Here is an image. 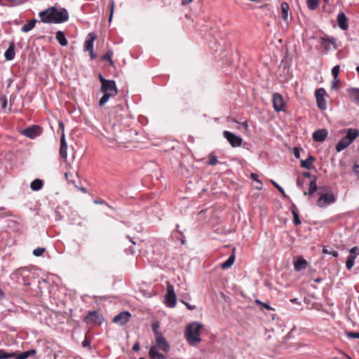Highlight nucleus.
Here are the masks:
<instances>
[{"mask_svg":"<svg viewBox=\"0 0 359 359\" xmlns=\"http://www.w3.org/2000/svg\"><path fill=\"white\" fill-rule=\"evenodd\" d=\"M156 344L152 346L149 350V355L151 359H166L165 355L159 353L161 350L165 353H168L170 350V345L163 335L156 337Z\"/></svg>","mask_w":359,"mask_h":359,"instance_id":"nucleus-3","label":"nucleus"},{"mask_svg":"<svg viewBox=\"0 0 359 359\" xmlns=\"http://www.w3.org/2000/svg\"><path fill=\"white\" fill-rule=\"evenodd\" d=\"M0 102H1L2 109L6 111V109H7V103H8L6 96L1 95L0 97Z\"/></svg>","mask_w":359,"mask_h":359,"instance_id":"nucleus-35","label":"nucleus"},{"mask_svg":"<svg viewBox=\"0 0 359 359\" xmlns=\"http://www.w3.org/2000/svg\"><path fill=\"white\" fill-rule=\"evenodd\" d=\"M191 1H192V0H182V4L183 5H186V4L191 3Z\"/></svg>","mask_w":359,"mask_h":359,"instance_id":"nucleus-56","label":"nucleus"},{"mask_svg":"<svg viewBox=\"0 0 359 359\" xmlns=\"http://www.w3.org/2000/svg\"><path fill=\"white\" fill-rule=\"evenodd\" d=\"M101 91L104 93L99 101V105H104L110 97H114L117 94L116 83L112 80H104L103 85L101 86Z\"/></svg>","mask_w":359,"mask_h":359,"instance_id":"nucleus-4","label":"nucleus"},{"mask_svg":"<svg viewBox=\"0 0 359 359\" xmlns=\"http://www.w3.org/2000/svg\"><path fill=\"white\" fill-rule=\"evenodd\" d=\"M355 70L358 72V74H359V66L356 67Z\"/></svg>","mask_w":359,"mask_h":359,"instance_id":"nucleus-64","label":"nucleus"},{"mask_svg":"<svg viewBox=\"0 0 359 359\" xmlns=\"http://www.w3.org/2000/svg\"><path fill=\"white\" fill-rule=\"evenodd\" d=\"M36 23V20L32 19L28 23H27L23 27H22L21 31L23 32H28L31 31L34 27Z\"/></svg>","mask_w":359,"mask_h":359,"instance_id":"nucleus-26","label":"nucleus"},{"mask_svg":"<svg viewBox=\"0 0 359 359\" xmlns=\"http://www.w3.org/2000/svg\"><path fill=\"white\" fill-rule=\"evenodd\" d=\"M115 140L117 141L118 143H123L124 140L120 137L119 136L115 135Z\"/></svg>","mask_w":359,"mask_h":359,"instance_id":"nucleus-51","label":"nucleus"},{"mask_svg":"<svg viewBox=\"0 0 359 359\" xmlns=\"http://www.w3.org/2000/svg\"><path fill=\"white\" fill-rule=\"evenodd\" d=\"M13 358L14 359H27V356L25 352H22L18 355L15 353V356Z\"/></svg>","mask_w":359,"mask_h":359,"instance_id":"nucleus-44","label":"nucleus"},{"mask_svg":"<svg viewBox=\"0 0 359 359\" xmlns=\"http://www.w3.org/2000/svg\"><path fill=\"white\" fill-rule=\"evenodd\" d=\"M42 133L41 128L37 125H33L21 131V134L30 138L34 139L39 136Z\"/></svg>","mask_w":359,"mask_h":359,"instance_id":"nucleus-8","label":"nucleus"},{"mask_svg":"<svg viewBox=\"0 0 359 359\" xmlns=\"http://www.w3.org/2000/svg\"><path fill=\"white\" fill-rule=\"evenodd\" d=\"M307 266L306 261L303 258H298L294 262V267L295 271H299L302 269H306Z\"/></svg>","mask_w":359,"mask_h":359,"instance_id":"nucleus-22","label":"nucleus"},{"mask_svg":"<svg viewBox=\"0 0 359 359\" xmlns=\"http://www.w3.org/2000/svg\"><path fill=\"white\" fill-rule=\"evenodd\" d=\"M273 106L276 111H281L285 109V102L283 96L276 93L273 95Z\"/></svg>","mask_w":359,"mask_h":359,"instance_id":"nucleus-10","label":"nucleus"},{"mask_svg":"<svg viewBox=\"0 0 359 359\" xmlns=\"http://www.w3.org/2000/svg\"><path fill=\"white\" fill-rule=\"evenodd\" d=\"M320 44L326 50L330 49L331 46H332L334 48H337L336 40L334 37H332V36L321 37L320 38Z\"/></svg>","mask_w":359,"mask_h":359,"instance_id":"nucleus-15","label":"nucleus"},{"mask_svg":"<svg viewBox=\"0 0 359 359\" xmlns=\"http://www.w3.org/2000/svg\"><path fill=\"white\" fill-rule=\"evenodd\" d=\"M140 346L139 343H135L133 345V351H138V350H140Z\"/></svg>","mask_w":359,"mask_h":359,"instance_id":"nucleus-52","label":"nucleus"},{"mask_svg":"<svg viewBox=\"0 0 359 359\" xmlns=\"http://www.w3.org/2000/svg\"><path fill=\"white\" fill-rule=\"evenodd\" d=\"M97 318V313L95 311H90L88 316L86 317V321L87 323H90L95 321Z\"/></svg>","mask_w":359,"mask_h":359,"instance_id":"nucleus-31","label":"nucleus"},{"mask_svg":"<svg viewBox=\"0 0 359 359\" xmlns=\"http://www.w3.org/2000/svg\"><path fill=\"white\" fill-rule=\"evenodd\" d=\"M320 281H321V278H316V279L315 280V282H316V283H320Z\"/></svg>","mask_w":359,"mask_h":359,"instance_id":"nucleus-63","label":"nucleus"},{"mask_svg":"<svg viewBox=\"0 0 359 359\" xmlns=\"http://www.w3.org/2000/svg\"><path fill=\"white\" fill-rule=\"evenodd\" d=\"M337 25L341 29H342L344 31L348 29V18H346L344 13L340 12L339 13H338L337 17Z\"/></svg>","mask_w":359,"mask_h":359,"instance_id":"nucleus-13","label":"nucleus"},{"mask_svg":"<svg viewBox=\"0 0 359 359\" xmlns=\"http://www.w3.org/2000/svg\"><path fill=\"white\" fill-rule=\"evenodd\" d=\"M242 126L245 128V129H248V123L246 122H243L242 123Z\"/></svg>","mask_w":359,"mask_h":359,"instance_id":"nucleus-59","label":"nucleus"},{"mask_svg":"<svg viewBox=\"0 0 359 359\" xmlns=\"http://www.w3.org/2000/svg\"><path fill=\"white\" fill-rule=\"evenodd\" d=\"M271 182L282 194V195L284 197H287V196H286V194H285L283 187H281L279 184H278L275 181H273L272 180H271Z\"/></svg>","mask_w":359,"mask_h":359,"instance_id":"nucleus-37","label":"nucleus"},{"mask_svg":"<svg viewBox=\"0 0 359 359\" xmlns=\"http://www.w3.org/2000/svg\"><path fill=\"white\" fill-rule=\"evenodd\" d=\"M223 135L227 140L231 147H238L241 146L243 139L241 137L237 136L233 133L227 130H224L223 132Z\"/></svg>","mask_w":359,"mask_h":359,"instance_id":"nucleus-7","label":"nucleus"},{"mask_svg":"<svg viewBox=\"0 0 359 359\" xmlns=\"http://www.w3.org/2000/svg\"><path fill=\"white\" fill-rule=\"evenodd\" d=\"M251 178L252 180L256 181L257 183H259V187H257L258 189H262V183L260 180H258V175L256 173H252L251 174Z\"/></svg>","mask_w":359,"mask_h":359,"instance_id":"nucleus-40","label":"nucleus"},{"mask_svg":"<svg viewBox=\"0 0 359 359\" xmlns=\"http://www.w3.org/2000/svg\"><path fill=\"white\" fill-rule=\"evenodd\" d=\"M317 191L316 177H315L309 183V188L304 192L305 196H312Z\"/></svg>","mask_w":359,"mask_h":359,"instance_id":"nucleus-20","label":"nucleus"},{"mask_svg":"<svg viewBox=\"0 0 359 359\" xmlns=\"http://www.w3.org/2000/svg\"><path fill=\"white\" fill-rule=\"evenodd\" d=\"M327 131L325 129H320L313 133V138L316 142H323L327 137Z\"/></svg>","mask_w":359,"mask_h":359,"instance_id":"nucleus-17","label":"nucleus"},{"mask_svg":"<svg viewBox=\"0 0 359 359\" xmlns=\"http://www.w3.org/2000/svg\"><path fill=\"white\" fill-rule=\"evenodd\" d=\"M82 346L83 347H87L90 346V340L88 338H86L84 341L82 342Z\"/></svg>","mask_w":359,"mask_h":359,"instance_id":"nucleus-48","label":"nucleus"},{"mask_svg":"<svg viewBox=\"0 0 359 359\" xmlns=\"http://www.w3.org/2000/svg\"><path fill=\"white\" fill-rule=\"evenodd\" d=\"M262 306L263 307H264L265 309H266L267 310H269V311L273 310V309L267 304L262 303Z\"/></svg>","mask_w":359,"mask_h":359,"instance_id":"nucleus-53","label":"nucleus"},{"mask_svg":"<svg viewBox=\"0 0 359 359\" xmlns=\"http://www.w3.org/2000/svg\"><path fill=\"white\" fill-rule=\"evenodd\" d=\"M26 353V355L28 357L31 356V355H33L34 354H36V351L35 349H30L29 351H25Z\"/></svg>","mask_w":359,"mask_h":359,"instance_id":"nucleus-46","label":"nucleus"},{"mask_svg":"<svg viewBox=\"0 0 359 359\" xmlns=\"http://www.w3.org/2000/svg\"><path fill=\"white\" fill-rule=\"evenodd\" d=\"M347 336L352 339H359V332H348L346 333Z\"/></svg>","mask_w":359,"mask_h":359,"instance_id":"nucleus-43","label":"nucleus"},{"mask_svg":"<svg viewBox=\"0 0 359 359\" xmlns=\"http://www.w3.org/2000/svg\"><path fill=\"white\" fill-rule=\"evenodd\" d=\"M209 158H210V161H209L208 164L210 165H215V164H217L218 163L217 158L214 154H211L209 156Z\"/></svg>","mask_w":359,"mask_h":359,"instance_id":"nucleus-39","label":"nucleus"},{"mask_svg":"<svg viewBox=\"0 0 359 359\" xmlns=\"http://www.w3.org/2000/svg\"><path fill=\"white\" fill-rule=\"evenodd\" d=\"M15 356V353H6L4 350L0 349V359H8L13 358Z\"/></svg>","mask_w":359,"mask_h":359,"instance_id":"nucleus-33","label":"nucleus"},{"mask_svg":"<svg viewBox=\"0 0 359 359\" xmlns=\"http://www.w3.org/2000/svg\"><path fill=\"white\" fill-rule=\"evenodd\" d=\"M39 15L41 22L44 23L60 24L69 20L67 10L64 8H57L55 6H51L41 11Z\"/></svg>","mask_w":359,"mask_h":359,"instance_id":"nucleus-1","label":"nucleus"},{"mask_svg":"<svg viewBox=\"0 0 359 359\" xmlns=\"http://www.w3.org/2000/svg\"><path fill=\"white\" fill-rule=\"evenodd\" d=\"M15 55V44L14 43H11L8 48L4 53L5 58L7 60H12L14 59Z\"/></svg>","mask_w":359,"mask_h":359,"instance_id":"nucleus-21","label":"nucleus"},{"mask_svg":"<svg viewBox=\"0 0 359 359\" xmlns=\"http://www.w3.org/2000/svg\"><path fill=\"white\" fill-rule=\"evenodd\" d=\"M335 201V198L332 194H320L317 201V205L320 208H325Z\"/></svg>","mask_w":359,"mask_h":359,"instance_id":"nucleus-9","label":"nucleus"},{"mask_svg":"<svg viewBox=\"0 0 359 359\" xmlns=\"http://www.w3.org/2000/svg\"><path fill=\"white\" fill-rule=\"evenodd\" d=\"M182 302L183 304H184L186 305L187 308L189 310H190V311H192V310H194V309H196V306H194H194H193V305H190V304H187V303H185L184 301H182Z\"/></svg>","mask_w":359,"mask_h":359,"instance_id":"nucleus-47","label":"nucleus"},{"mask_svg":"<svg viewBox=\"0 0 359 359\" xmlns=\"http://www.w3.org/2000/svg\"><path fill=\"white\" fill-rule=\"evenodd\" d=\"M131 315L128 311H122L113 318V322L120 325H123L130 320Z\"/></svg>","mask_w":359,"mask_h":359,"instance_id":"nucleus-11","label":"nucleus"},{"mask_svg":"<svg viewBox=\"0 0 359 359\" xmlns=\"http://www.w3.org/2000/svg\"><path fill=\"white\" fill-rule=\"evenodd\" d=\"M152 330L154 333L155 338L158 337L159 335H163L162 333L159 331V324L158 322L154 323L152 324Z\"/></svg>","mask_w":359,"mask_h":359,"instance_id":"nucleus-34","label":"nucleus"},{"mask_svg":"<svg viewBox=\"0 0 359 359\" xmlns=\"http://www.w3.org/2000/svg\"><path fill=\"white\" fill-rule=\"evenodd\" d=\"M67 144L65 140V135L64 133H61L60 137V156L63 159H67Z\"/></svg>","mask_w":359,"mask_h":359,"instance_id":"nucleus-16","label":"nucleus"},{"mask_svg":"<svg viewBox=\"0 0 359 359\" xmlns=\"http://www.w3.org/2000/svg\"><path fill=\"white\" fill-rule=\"evenodd\" d=\"M55 38L62 46H66L68 41L65 37V32L62 31H58L56 32Z\"/></svg>","mask_w":359,"mask_h":359,"instance_id":"nucleus-24","label":"nucleus"},{"mask_svg":"<svg viewBox=\"0 0 359 359\" xmlns=\"http://www.w3.org/2000/svg\"><path fill=\"white\" fill-rule=\"evenodd\" d=\"M281 8V15L282 18L285 22H287L288 20V12H289V5L286 2H283L280 5Z\"/></svg>","mask_w":359,"mask_h":359,"instance_id":"nucleus-23","label":"nucleus"},{"mask_svg":"<svg viewBox=\"0 0 359 359\" xmlns=\"http://www.w3.org/2000/svg\"><path fill=\"white\" fill-rule=\"evenodd\" d=\"M114 6H115V3L114 1H111L110 2V15H109V22H110L112 20V18H113V14H114Z\"/></svg>","mask_w":359,"mask_h":359,"instance_id":"nucleus-42","label":"nucleus"},{"mask_svg":"<svg viewBox=\"0 0 359 359\" xmlns=\"http://www.w3.org/2000/svg\"><path fill=\"white\" fill-rule=\"evenodd\" d=\"M99 78H100V82H101L102 85H103L104 80H106V79H104L103 76L101 74H100Z\"/></svg>","mask_w":359,"mask_h":359,"instance_id":"nucleus-58","label":"nucleus"},{"mask_svg":"<svg viewBox=\"0 0 359 359\" xmlns=\"http://www.w3.org/2000/svg\"><path fill=\"white\" fill-rule=\"evenodd\" d=\"M97 36L95 33H89L88 35V38L84 43V50L92 52L93 50L94 41L96 39Z\"/></svg>","mask_w":359,"mask_h":359,"instance_id":"nucleus-14","label":"nucleus"},{"mask_svg":"<svg viewBox=\"0 0 359 359\" xmlns=\"http://www.w3.org/2000/svg\"><path fill=\"white\" fill-rule=\"evenodd\" d=\"M348 95L352 101L359 104V88H352L348 89Z\"/></svg>","mask_w":359,"mask_h":359,"instance_id":"nucleus-18","label":"nucleus"},{"mask_svg":"<svg viewBox=\"0 0 359 359\" xmlns=\"http://www.w3.org/2000/svg\"><path fill=\"white\" fill-rule=\"evenodd\" d=\"M112 55H113V51L112 50H109L107 52V53H105L102 57V61H105V60H107L109 61V64L111 66H114V61L112 60Z\"/></svg>","mask_w":359,"mask_h":359,"instance_id":"nucleus-28","label":"nucleus"},{"mask_svg":"<svg viewBox=\"0 0 359 359\" xmlns=\"http://www.w3.org/2000/svg\"><path fill=\"white\" fill-rule=\"evenodd\" d=\"M339 80L338 79V78H334V79L332 81V89H337L339 88Z\"/></svg>","mask_w":359,"mask_h":359,"instance_id":"nucleus-45","label":"nucleus"},{"mask_svg":"<svg viewBox=\"0 0 359 359\" xmlns=\"http://www.w3.org/2000/svg\"><path fill=\"white\" fill-rule=\"evenodd\" d=\"M43 182L40 179H36L31 182L30 188L32 191H36L42 189Z\"/></svg>","mask_w":359,"mask_h":359,"instance_id":"nucleus-25","label":"nucleus"},{"mask_svg":"<svg viewBox=\"0 0 359 359\" xmlns=\"http://www.w3.org/2000/svg\"><path fill=\"white\" fill-rule=\"evenodd\" d=\"M255 302H256V303H257V304H259V305H262V304L263 303V302H262L261 301H259V299H257Z\"/></svg>","mask_w":359,"mask_h":359,"instance_id":"nucleus-61","label":"nucleus"},{"mask_svg":"<svg viewBox=\"0 0 359 359\" xmlns=\"http://www.w3.org/2000/svg\"><path fill=\"white\" fill-rule=\"evenodd\" d=\"M165 303L170 308H174L176 306V294L174 287L168 281H167V292L165 295Z\"/></svg>","mask_w":359,"mask_h":359,"instance_id":"nucleus-6","label":"nucleus"},{"mask_svg":"<svg viewBox=\"0 0 359 359\" xmlns=\"http://www.w3.org/2000/svg\"><path fill=\"white\" fill-rule=\"evenodd\" d=\"M303 175L306 177H311V173L310 172H304L303 173Z\"/></svg>","mask_w":359,"mask_h":359,"instance_id":"nucleus-57","label":"nucleus"},{"mask_svg":"<svg viewBox=\"0 0 359 359\" xmlns=\"http://www.w3.org/2000/svg\"><path fill=\"white\" fill-rule=\"evenodd\" d=\"M359 250L358 248V247H353L350 250V253L351 255H353V254L356 253Z\"/></svg>","mask_w":359,"mask_h":359,"instance_id":"nucleus-49","label":"nucleus"},{"mask_svg":"<svg viewBox=\"0 0 359 359\" xmlns=\"http://www.w3.org/2000/svg\"><path fill=\"white\" fill-rule=\"evenodd\" d=\"M355 255H349L346 262V266L347 269L350 270L354 265Z\"/></svg>","mask_w":359,"mask_h":359,"instance_id":"nucleus-30","label":"nucleus"},{"mask_svg":"<svg viewBox=\"0 0 359 359\" xmlns=\"http://www.w3.org/2000/svg\"><path fill=\"white\" fill-rule=\"evenodd\" d=\"M325 90L323 88H319L316 91V97L318 107L320 109H326V101L325 100Z\"/></svg>","mask_w":359,"mask_h":359,"instance_id":"nucleus-12","label":"nucleus"},{"mask_svg":"<svg viewBox=\"0 0 359 359\" xmlns=\"http://www.w3.org/2000/svg\"><path fill=\"white\" fill-rule=\"evenodd\" d=\"M294 155L296 158H299L300 157L299 150L297 148L294 149Z\"/></svg>","mask_w":359,"mask_h":359,"instance_id":"nucleus-50","label":"nucleus"},{"mask_svg":"<svg viewBox=\"0 0 359 359\" xmlns=\"http://www.w3.org/2000/svg\"><path fill=\"white\" fill-rule=\"evenodd\" d=\"M323 252L324 254H329V255H332L334 257H337L339 254L338 252L336 251V250H327V248H324L323 250Z\"/></svg>","mask_w":359,"mask_h":359,"instance_id":"nucleus-38","label":"nucleus"},{"mask_svg":"<svg viewBox=\"0 0 359 359\" xmlns=\"http://www.w3.org/2000/svg\"><path fill=\"white\" fill-rule=\"evenodd\" d=\"M235 261V255H231L222 264V268L223 269L231 267Z\"/></svg>","mask_w":359,"mask_h":359,"instance_id":"nucleus-27","label":"nucleus"},{"mask_svg":"<svg viewBox=\"0 0 359 359\" xmlns=\"http://www.w3.org/2000/svg\"><path fill=\"white\" fill-rule=\"evenodd\" d=\"M314 161L315 158L310 155L306 159L301 161V166L307 170H311L313 168V163Z\"/></svg>","mask_w":359,"mask_h":359,"instance_id":"nucleus-19","label":"nucleus"},{"mask_svg":"<svg viewBox=\"0 0 359 359\" xmlns=\"http://www.w3.org/2000/svg\"><path fill=\"white\" fill-rule=\"evenodd\" d=\"M203 327V325L198 322L191 323L186 327L184 335L191 346H195L201 342V330Z\"/></svg>","mask_w":359,"mask_h":359,"instance_id":"nucleus-2","label":"nucleus"},{"mask_svg":"<svg viewBox=\"0 0 359 359\" xmlns=\"http://www.w3.org/2000/svg\"><path fill=\"white\" fill-rule=\"evenodd\" d=\"M359 136V130L357 129L349 128L346 131L344 137L340 140L336 145V150L338 152L341 151L348 147Z\"/></svg>","mask_w":359,"mask_h":359,"instance_id":"nucleus-5","label":"nucleus"},{"mask_svg":"<svg viewBox=\"0 0 359 359\" xmlns=\"http://www.w3.org/2000/svg\"><path fill=\"white\" fill-rule=\"evenodd\" d=\"M339 69H340V67L339 65L334 66L332 69V74L335 79L338 78Z\"/></svg>","mask_w":359,"mask_h":359,"instance_id":"nucleus-41","label":"nucleus"},{"mask_svg":"<svg viewBox=\"0 0 359 359\" xmlns=\"http://www.w3.org/2000/svg\"><path fill=\"white\" fill-rule=\"evenodd\" d=\"M292 212L293 215V222L295 225H299L301 224V220L299 219V215L297 213V209L294 205H292Z\"/></svg>","mask_w":359,"mask_h":359,"instance_id":"nucleus-29","label":"nucleus"},{"mask_svg":"<svg viewBox=\"0 0 359 359\" xmlns=\"http://www.w3.org/2000/svg\"><path fill=\"white\" fill-rule=\"evenodd\" d=\"M90 59L94 60L96 58L97 55L94 53L93 50H92V52H90Z\"/></svg>","mask_w":359,"mask_h":359,"instance_id":"nucleus-54","label":"nucleus"},{"mask_svg":"<svg viewBox=\"0 0 359 359\" xmlns=\"http://www.w3.org/2000/svg\"><path fill=\"white\" fill-rule=\"evenodd\" d=\"M297 184L299 186V187H302V184L301 183V182L299 180H297Z\"/></svg>","mask_w":359,"mask_h":359,"instance_id":"nucleus-60","label":"nucleus"},{"mask_svg":"<svg viewBox=\"0 0 359 359\" xmlns=\"http://www.w3.org/2000/svg\"><path fill=\"white\" fill-rule=\"evenodd\" d=\"M45 250L46 249L44 248H36L33 251V255L36 257H40L44 253Z\"/></svg>","mask_w":359,"mask_h":359,"instance_id":"nucleus-36","label":"nucleus"},{"mask_svg":"<svg viewBox=\"0 0 359 359\" xmlns=\"http://www.w3.org/2000/svg\"><path fill=\"white\" fill-rule=\"evenodd\" d=\"M306 3L309 8L313 11L318 7L319 0H306Z\"/></svg>","mask_w":359,"mask_h":359,"instance_id":"nucleus-32","label":"nucleus"},{"mask_svg":"<svg viewBox=\"0 0 359 359\" xmlns=\"http://www.w3.org/2000/svg\"><path fill=\"white\" fill-rule=\"evenodd\" d=\"M358 167H359V166H358V165H356V164H355V165H354L353 168H354V170H355V172H357V169L358 168Z\"/></svg>","mask_w":359,"mask_h":359,"instance_id":"nucleus-62","label":"nucleus"},{"mask_svg":"<svg viewBox=\"0 0 359 359\" xmlns=\"http://www.w3.org/2000/svg\"><path fill=\"white\" fill-rule=\"evenodd\" d=\"M59 128L61 129L62 130V133H65V125L62 122H60L59 123Z\"/></svg>","mask_w":359,"mask_h":359,"instance_id":"nucleus-55","label":"nucleus"}]
</instances>
